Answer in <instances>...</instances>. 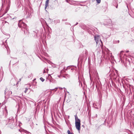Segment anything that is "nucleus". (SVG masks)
Returning <instances> with one entry per match:
<instances>
[{
	"instance_id": "obj_1",
	"label": "nucleus",
	"mask_w": 134,
	"mask_h": 134,
	"mask_svg": "<svg viewBox=\"0 0 134 134\" xmlns=\"http://www.w3.org/2000/svg\"><path fill=\"white\" fill-rule=\"evenodd\" d=\"M75 126L78 130L80 131V121L77 115H75Z\"/></svg>"
},
{
	"instance_id": "obj_2",
	"label": "nucleus",
	"mask_w": 134,
	"mask_h": 134,
	"mask_svg": "<svg viewBox=\"0 0 134 134\" xmlns=\"http://www.w3.org/2000/svg\"><path fill=\"white\" fill-rule=\"evenodd\" d=\"M94 39L97 44L100 42H101L102 43V42L101 41L100 38L99 36H94Z\"/></svg>"
},
{
	"instance_id": "obj_3",
	"label": "nucleus",
	"mask_w": 134,
	"mask_h": 134,
	"mask_svg": "<svg viewBox=\"0 0 134 134\" xmlns=\"http://www.w3.org/2000/svg\"><path fill=\"white\" fill-rule=\"evenodd\" d=\"M19 26L20 27H22L24 28H25L26 25L24 23L22 22L21 23V21H20L19 24Z\"/></svg>"
},
{
	"instance_id": "obj_4",
	"label": "nucleus",
	"mask_w": 134,
	"mask_h": 134,
	"mask_svg": "<svg viewBox=\"0 0 134 134\" xmlns=\"http://www.w3.org/2000/svg\"><path fill=\"white\" fill-rule=\"evenodd\" d=\"M123 52V51H121L120 52V53L118 54V55H119L120 59V60H121L122 59Z\"/></svg>"
},
{
	"instance_id": "obj_5",
	"label": "nucleus",
	"mask_w": 134,
	"mask_h": 134,
	"mask_svg": "<svg viewBox=\"0 0 134 134\" xmlns=\"http://www.w3.org/2000/svg\"><path fill=\"white\" fill-rule=\"evenodd\" d=\"M49 0H47L45 2V9H46L48 5Z\"/></svg>"
},
{
	"instance_id": "obj_6",
	"label": "nucleus",
	"mask_w": 134,
	"mask_h": 134,
	"mask_svg": "<svg viewBox=\"0 0 134 134\" xmlns=\"http://www.w3.org/2000/svg\"><path fill=\"white\" fill-rule=\"evenodd\" d=\"M98 3H99L101 2V0H96Z\"/></svg>"
},
{
	"instance_id": "obj_7",
	"label": "nucleus",
	"mask_w": 134,
	"mask_h": 134,
	"mask_svg": "<svg viewBox=\"0 0 134 134\" xmlns=\"http://www.w3.org/2000/svg\"><path fill=\"white\" fill-rule=\"evenodd\" d=\"M40 80L42 81L43 82L44 80L42 77H41L40 78Z\"/></svg>"
},
{
	"instance_id": "obj_8",
	"label": "nucleus",
	"mask_w": 134,
	"mask_h": 134,
	"mask_svg": "<svg viewBox=\"0 0 134 134\" xmlns=\"http://www.w3.org/2000/svg\"><path fill=\"white\" fill-rule=\"evenodd\" d=\"M67 132L68 134H72V133L70 132V131L69 130Z\"/></svg>"
},
{
	"instance_id": "obj_9",
	"label": "nucleus",
	"mask_w": 134,
	"mask_h": 134,
	"mask_svg": "<svg viewBox=\"0 0 134 134\" xmlns=\"http://www.w3.org/2000/svg\"><path fill=\"white\" fill-rule=\"evenodd\" d=\"M9 92V93L10 94H12V92L11 91H10Z\"/></svg>"
},
{
	"instance_id": "obj_10",
	"label": "nucleus",
	"mask_w": 134,
	"mask_h": 134,
	"mask_svg": "<svg viewBox=\"0 0 134 134\" xmlns=\"http://www.w3.org/2000/svg\"><path fill=\"white\" fill-rule=\"evenodd\" d=\"M27 90H28V89L27 88H26L25 89V92L26 93Z\"/></svg>"
},
{
	"instance_id": "obj_11",
	"label": "nucleus",
	"mask_w": 134,
	"mask_h": 134,
	"mask_svg": "<svg viewBox=\"0 0 134 134\" xmlns=\"http://www.w3.org/2000/svg\"><path fill=\"white\" fill-rule=\"evenodd\" d=\"M70 0H66V2H68V3H69V1H70Z\"/></svg>"
},
{
	"instance_id": "obj_12",
	"label": "nucleus",
	"mask_w": 134,
	"mask_h": 134,
	"mask_svg": "<svg viewBox=\"0 0 134 134\" xmlns=\"http://www.w3.org/2000/svg\"><path fill=\"white\" fill-rule=\"evenodd\" d=\"M8 0V1L9 2V3H10V0Z\"/></svg>"
},
{
	"instance_id": "obj_13",
	"label": "nucleus",
	"mask_w": 134,
	"mask_h": 134,
	"mask_svg": "<svg viewBox=\"0 0 134 134\" xmlns=\"http://www.w3.org/2000/svg\"><path fill=\"white\" fill-rule=\"evenodd\" d=\"M129 52V51H126V52L127 53V52Z\"/></svg>"
},
{
	"instance_id": "obj_14",
	"label": "nucleus",
	"mask_w": 134,
	"mask_h": 134,
	"mask_svg": "<svg viewBox=\"0 0 134 134\" xmlns=\"http://www.w3.org/2000/svg\"><path fill=\"white\" fill-rule=\"evenodd\" d=\"M111 57H112V58H114V57L113 56H111Z\"/></svg>"
},
{
	"instance_id": "obj_15",
	"label": "nucleus",
	"mask_w": 134,
	"mask_h": 134,
	"mask_svg": "<svg viewBox=\"0 0 134 134\" xmlns=\"http://www.w3.org/2000/svg\"><path fill=\"white\" fill-rule=\"evenodd\" d=\"M20 81L21 80V79H20Z\"/></svg>"
},
{
	"instance_id": "obj_16",
	"label": "nucleus",
	"mask_w": 134,
	"mask_h": 134,
	"mask_svg": "<svg viewBox=\"0 0 134 134\" xmlns=\"http://www.w3.org/2000/svg\"><path fill=\"white\" fill-rule=\"evenodd\" d=\"M1 103H0V105H1Z\"/></svg>"
}]
</instances>
